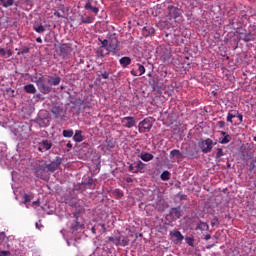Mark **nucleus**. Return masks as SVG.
Here are the masks:
<instances>
[{
    "label": "nucleus",
    "instance_id": "f257e3e1",
    "mask_svg": "<svg viewBox=\"0 0 256 256\" xmlns=\"http://www.w3.org/2000/svg\"><path fill=\"white\" fill-rule=\"evenodd\" d=\"M98 41H100L101 46L98 48L97 53L101 58L105 57V55H109V53H113V55H115V53H119V51H121L119 38L115 33L108 34L104 40L99 38Z\"/></svg>",
    "mask_w": 256,
    "mask_h": 256
},
{
    "label": "nucleus",
    "instance_id": "f03ea898",
    "mask_svg": "<svg viewBox=\"0 0 256 256\" xmlns=\"http://www.w3.org/2000/svg\"><path fill=\"white\" fill-rule=\"evenodd\" d=\"M40 93H42L43 95H49V93L52 91L53 88H51V86H48V79L45 76H41L39 77L36 81H35Z\"/></svg>",
    "mask_w": 256,
    "mask_h": 256
},
{
    "label": "nucleus",
    "instance_id": "7ed1b4c3",
    "mask_svg": "<svg viewBox=\"0 0 256 256\" xmlns=\"http://www.w3.org/2000/svg\"><path fill=\"white\" fill-rule=\"evenodd\" d=\"M213 140L211 138H207L206 140H201L198 143V147L201 149L202 153H211L213 149Z\"/></svg>",
    "mask_w": 256,
    "mask_h": 256
},
{
    "label": "nucleus",
    "instance_id": "20e7f679",
    "mask_svg": "<svg viewBox=\"0 0 256 256\" xmlns=\"http://www.w3.org/2000/svg\"><path fill=\"white\" fill-rule=\"evenodd\" d=\"M61 163H63V158L57 156L55 160H53L50 164L46 165V171L48 173H55L59 167H61Z\"/></svg>",
    "mask_w": 256,
    "mask_h": 256
},
{
    "label": "nucleus",
    "instance_id": "39448f33",
    "mask_svg": "<svg viewBox=\"0 0 256 256\" xmlns=\"http://www.w3.org/2000/svg\"><path fill=\"white\" fill-rule=\"evenodd\" d=\"M153 127V121L151 118H145L138 124V131L139 133H146V131H151Z\"/></svg>",
    "mask_w": 256,
    "mask_h": 256
},
{
    "label": "nucleus",
    "instance_id": "423d86ee",
    "mask_svg": "<svg viewBox=\"0 0 256 256\" xmlns=\"http://www.w3.org/2000/svg\"><path fill=\"white\" fill-rule=\"evenodd\" d=\"M149 84L152 87L153 91H156V93H161V91H163V81H161V79H159V77L154 76L149 81Z\"/></svg>",
    "mask_w": 256,
    "mask_h": 256
},
{
    "label": "nucleus",
    "instance_id": "0eeeda50",
    "mask_svg": "<svg viewBox=\"0 0 256 256\" xmlns=\"http://www.w3.org/2000/svg\"><path fill=\"white\" fill-rule=\"evenodd\" d=\"M121 123L126 129H133V127L137 126V120H135V117L132 116L122 118Z\"/></svg>",
    "mask_w": 256,
    "mask_h": 256
},
{
    "label": "nucleus",
    "instance_id": "6e6552de",
    "mask_svg": "<svg viewBox=\"0 0 256 256\" xmlns=\"http://www.w3.org/2000/svg\"><path fill=\"white\" fill-rule=\"evenodd\" d=\"M170 237L175 245H179V243H182L183 239H185V236H183L179 230L170 231Z\"/></svg>",
    "mask_w": 256,
    "mask_h": 256
},
{
    "label": "nucleus",
    "instance_id": "1a4fd4ad",
    "mask_svg": "<svg viewBox=\"0 0 256 256\" xmlns=\"http://www.w3.org/2000/svg\"><path fill=\"white\" fill-rule=\"evenodd\" d=\"M115 245L116 247H127V245H129V238L119 234L116 236Z\"/></svg>",
    "mask_w": 256,
    "mask_h": 256
},
{
    "label": "nucleus",
    "instance_id": "9d476101",
    "mask_svg": "<svg viewBox=\"0 0 256 256\" xmlns=\"http://www.w3.org/2000/svg\"><path fill=\"white\" fill-rule=\"evenodd\" d=\"M183 214L181 213V207H174L171 208L168 214V217H171L174 221H177V219H181Z\"/></svg>",
    "mask_w": 256,
    "mask_h": 256
},
{
    "label": "nucleus",
    "instance_id": "9b49d317",
    "mask_svg": "<svg viewBox=\"0 0 256 256\" xmlns=\"http://www.w3.org/2000/svg\"><path fill=\"white\" fill-rule=\"evenodd\" d=\"M73 216H74L75 220H74V223L70 227L71 231L75 232V231H79V229H83V225H81V223H79V213L74 212Z\"/></svg>",
    "mask_w": 256,
    "mask_h": 256
},
{
    "label": "nucleus",
    "instance_id": "f8f14e48",
    "mask_svg": "<svg viewBox=\"0 0 256 256\" xmlns=\"http://www.w3.org/2000/svg\"><path fill=\"white\" fill-rule=\"evenodd\" d=\"M53 147V143H51L49 140H42L39 143L38 151L43 153L44 151H49Z\"/></svg>",
    "mask_w": 256,
    "mask_h": 256
},
{
    "label": "nucleus",
    "instance_id": "ddd939ff",
    "mask_svg": "<svg viewBox=\"0 0 256 256\" xmlns=\"http://www.w3.org/2000/svg\"><path fill=\"white\" fill-rule=\"evenodd\" d=\"M169 15L173 17V19H177V17H181V9L170 5L168 6Z\"/></svg>",
    "mask_w": 256,
    "mask_h": 256
},
{
    "label": "nucleus",
    "instance_id": "4468645a",
    "mask_svg": "<svg viewBox=\"0 0 256 256\" xmlns=\"http://www.w3.org/2000/svg\"><path fill=\"white\" fill-rule=\"evenodd\" d=\"M36 176H38L40 179H43V174L47 171V166L38 165L34 167L33 169Z\"/></svg>",
    "mask_w": 256,
    "mask_h": 256
},
{
    "label": "nucleus",
    "instance_id": "2eb2a0df",
    "mask_svg": "<svg viewBox=\"0 0 256 256\" xmlns=\"http://www.w3.org/2000/svg\"><path fill=\"white\" fill-rule=\"evenodd\" d=\"M143 37H152V35H155V28L151 26H146L142 29Z\"/></svg>",
    "mask_w": 256,
    "mask_h": 256
},
{
    "label": "nucleus",
    "instance_id": "dca6fc26",
    "mask_svg": "<svg viewBox=\"0 0 256 256\" xmlns=\"http://www.w3.org/2000/svg\"><path fill=\"white\" fill-rule=\"evenodd\" d=\"M47 79H48V84L53 85L54 87H56L57 85H59V83H61V77L59 76H56V77L48 76Z\"/></svg>",
    "mask_w": 256,
    "mask_h": 256
},
{
    "label": "nucleus",
    "instance_id": "f3484780",
    "mask_svg": "<svg viewBox=\"0 0 256 256\" xmlns=\"http://www.w3.org/2000/svg\"><path fill=\"white\" fill-rule=\"evenodd\" d=\"M51 113L56 118L61 117V115H63V108H61V106H53L51 108Z\"/></svg>",
    "mask_w": 256,
    "mask_h": 256
},
{
    "label": "nucleus",
    "instance_id": "a211bd4d",
    "mask_svg": "<svg viewBox=\"0 0 256 256\" xmlns=\"http://www.w3.org/2000/svg\"><path fill=\"white\" fill-rule=\"evenodd\" d=\"M135 173H143L145 169V163H143L141 160L134 163Z\"/></svg>",
    "mask_w": 256,
    "mask_h": 256
},
{
    "label": "nucleus",
    "instance_id": "6ab92c4d",
    "mask_svg": "<svg viewBox=\"0 0 256 256\" xmlns=\"http://www.w3.org/2000/svg\"><path fill=\"white\" fill-rule=\"evenodd\" d=\"M220 133L223 137L222 139H220V143L222 145H227V143H229L231 141V135L227 134V132H225V131H221Z\"/></svg>",
    "mask_w": 256,
    "mask_h": 256
},
{
    "label": "nucleus",
    "instance_id": "aec40b11",
    "mask_svg": "<svg viewBox=\"0 0 256 256\" xmlns=\"http://www.w3.org/2000/svg\"><path fill=\"white\" fill-rule=\"evenodd\" d=\"M60 53L61 55H63L65 57V55H69V53H71V46L67 45V44H62L60 46Z\"/></svg>",
    "mask_w": 256,
    "mask_h": 256
},
{
    "label": "nucleus",
    "instance_id": "412c9836",
    "mask_svg": "<svg viewBox=\"0 0 256 256\" xmlns=\"http://www.w3.org/2000/svg\"><path fill=\"white\" fill-rule=\"evenodd\" d=\"M138 157L140 159H142V161H146V162L147 161H153V158H154L153 154L147 153V152L141 153L140 155H138Z\"/></svg>",
    "mask_w": 256,
    "mask_h": 256
},
{
    "label": "nucleus",
    "instance_id": "4be33fe9",
    "mask_svg": "<svg viewBox=\"0 0 256 256\" xmlns=\"http://www.w3.org/2000/svg\"><path fill=\"white\" fill-rule=\"evenodd\" d=\"M84 9H86V11H92V13H94L95 15L99 13V7H93L91 5V2H87L84 6Z\"/></svg>",
    "mask_w": 256,
    "mask_h": 256
},
{
    "label": "nucleus",
    "instance_id": "5701e85b",
    "mask_svg": "<svg viewBox=\"0 0 256 256\" xmlns=\"http://www.w3.org/2000/svg\"><path fill=\"white\" fill-rule=\"evenodd\" d=\"M24 91L26 93H30L32 95H35V93H37V89L35 88V85H33V84H28V85L24 86Z\"/></svg>",
    "mask_w": 256,
    "mask_h": 256
},
{
    "label": "nucleus",
    "instance_id": "b1692460",
    "mask_svg": "<svg viewBox=\"0 0 256 256\" xmlns=\"http://www.w3.org/2000/svg\"><path fill=\"white\" fill-rule=\"evenodd\" d=\"M82 131L81 130H76L73 139L76 143H81V141H83V135H82Z\"/></svg>",
    "mask_w": 256,
    "mask_h": 256
},
{
    "label": "nucleus",
    "instance_id": "393cba45",
    "mask_svg": "<svg viewBox=\"0 0 256 256\" xmlns=\"http://www.w3.org/2000/svg\"><path fill=\"white\" fill-rule=\"evenodd\" d=\"M173 157H177V159H183V153L177 149H174L170 152V159H173Z\"/></svg>",
    "mask_w": 256,
    "mask_h": 256
},
{
    "label": "nucleus",
    "instance_id": "a878e982",
    "mask_svg": "<svg viewBox=\"0 0 256 256\" xmlns=\"http://www.w3.org/2000/svg\"><path fill=\"white\" fill-rule=\"evenodd\" d=\"M119 63L122 65V67H127L128 65H131V59L127 56H124L119 60Z\"/></svg>",
    "mask_w": 256,
    "mask_h": 256
},
{
    "label": "nucleus",
    "instance_id": "bb28decb",
    "mask_svg": "<svg viewBox=\"0 0 256 256\" xmlns=\"http://www.w3.org/2000/svg\"><path fill=\"white\" fill-rule=\"evenodd\" d=\"M197 229L200 231H209V224L206 222L200 221L197 225Z\"/></svg>",
    "mask_w": 256,
    "mask_h": 256
},
{
    "label": "nucleus",
    "instance_id": "cd10ccee",
    "mask_svg": "<svg viewBox=\"0 0 256 256\" xmlns=\"http://www.w3.org/2000/svg\"><path fill=\"white\" fill-rule=\"evenodd\" d=\"M185 241H186L187 245H189L190 247H195V238L193 237V235L186 236Z\"/></svg>",
    "mask_w": 256,
    "mask_h": 256
},
{
    "label": "nucleus",
    "instance_id": "c85d7f7f",
    "mask_svg": "<svg viewBox=\"0 0 256 256\" xmlns=\"http://www.w3.org/2000/svg\"><path fill=\"white\" fill-rule=\"evenodd\" d=\"M82 185H84L86 189H93V178H88V180L82 182Z\"/></svg>",
    "mask_w": 256,
    "mask_h": 256
},
{
    "label": "nucleus",
    "instance_id": "c756f323",
    "mask_svg": "<svg viewBox=\"0 0 256 256\" xmlns=\"http://www.w3.org/2000/svg\"><path fill=\"white\" fill-rule=\"evenodd\" d=\"M161 179L162 181H169L170 177H171V173L169 171H164L162 174H161Z\"/></svg>",
    "mask_w": 256,
    "mask_h": 256
},
{
    "label": "nucleus",
    "instance_id": "7c9ffc66",
    "mask_svg": "<svg viewBox=\"0 0 256 256\" xmlns=\"http://www.w3.org/2000/svg\"><path fill=\"white\" fill-rule=\"evenodd\" d=\"M223 155H225V152H223V149H221V148H217V153H216V157H215V159H216V161H221L220 159H221V157H223Z\"/></svg>",
    "mask_w": 256,
    "mask_h": 256
},
{
    "label": "nucleus",
    "instance_id": "2f4dec72",
    "mask_svg": "<svg viewBox=\"0 0 256 256\" xmlns=\"http://www.w3.org/2000/svg\"><path fill=\"white\" fill-rule=\"evenodd\" d=\"M1 3H3V7L7 8V7H11L13 6V3H15V0H0Z\"/></svg>",
    "mask_w": 256,
    "mask_h": 256
},
{
    "label": "nucleus",
    "instance_id": "473e14b6",
    "mask_svg": "<svg viewBox=\"0 0 256 256\" xmlns=\"http://www.w3.org/2000/svg\"><path fill=\"white\" fill-rule=\"evenodd\" d=\"M138 69L136 70L139 77H141V75H143L145 73V66L141 65V64H137Z\"/></svg>",
    "mask_w": 256,
    "mask_h": 256
},
{
    "label": "nucleus",
    "instance_id": "72a5a7b5",
    "mask_svg": "<svg viewBox=\"0 0 256 256\" xmlns=\"http://www.w3.org/2000/svg\"><path fill=\"white\" fill-rule=\"evenodd\" d=\"M34 31H36V33H45V26L43 25L34 26Z\"/></svg>",
    "mask_w": 256,
    "mask_h": 256
},
{
    "label": "nucleus",
    "instance_id": "f704fd0d",
    "mask_svg": "<svg viewBox=\"0 0 256 256\" xmlns=\"http://www.w3.org/2000/svg\"><path fill=\"white\" fill-rule=\"evenodd\" d=\"M24 203H30V201L33 199L32 194H24L23 196Z\"/></svg>",
    "mask_w": 256,
    "mask_h": 256
},
{
    "label": "nucleus",
    "instance_id": "c9c22d12",
    "mask_svg": "<svg viewBox=\"0 0 256 256\" xmlns=\"http://www.w3.org/2000/svg\"><path fill=\"white\" fill-rule=\"evenodd\" d=\"M113 147H115V143H113V141H111V140H107L106 141V149L111 151V149H113Z\"/></svg>",
    "mask_w": 256,
    "mask_h": 256
},
{
    "label": "nucleus",
    "instance_id": "e433bc0d",
    "mask_svg": "<svg viewBox=\"0 0 256 256\" xmlns=\"http://www.w3.org/2000/svg\"><path fill=\"white\" fill-rule=\"evenodd\" d=\"M63 137H73V130H63Z\"/></svg>",
    "mask_w": 256,
    "mask_h": 256
},
{
    "label": "nucleus",
    "instance_id": "4c0bfd02",
    "mask_svg": "<svg viewBox=\"0 0 256 256\" xmlns=\"http://www.w3.org/2000/svg\"><path fill=\"white\" fill-rule=\"evenodd\" d=\"M230 25H232L233 29H239V27H241V22L239 21H230Z\"/></svg>",
    "mask_w": 256,
    "mask_h": 256
},
{
    "label": "nucleus",
    "instance_id": "58836bf2",
    "mask_svg": "<svg viewBox=\"0 0 256 256\" xmlns=\"http://www.w3.org/2000/svg\"><path fill=\"white\" fill-rule=\"evenodd\" d=\"M177 197H179L180 201H187V195L183 194V192H179Z\"/></svg>",
    "mask_w": 256,
    "mask_h": 256
},
{
    "label": "nucleus",
    "instance_id": "ea45409f",
    "mask_svg": "<svg viewBox=\"0 0 256 256\" xmlns=\"http://www.w3.org/2000/svg\"><path fill=\"white\" fill-rule=\"evenodd\" d=\"M5 151H7V144L5 143H0V155L2 153H5Z\"/></svg>",
    "mask_w": 256,
    "mask_h": 256
},
{
    "label": "nucleus",
    "instance_id": "a19ab883",
    "mask_svg": "<svg viewBox=\"0 0 256 256\" xmlns=\"http://www.w3.org/2000/svg\"><path fill=\"white\" fill-rule=\"evenodd\" d=\"M27 53H29V47H24V48H22V51H19L17 53V55H25Z\"/></svg>",
    "mask_w": 256,
    "mask_h": 256
},
{
    "label": "nucleus",
    "instance_id": "79ce46f5",
    "mask_svg": "<svg viewBox=\"0 0 256 256\" xmlns=\"http://www.w3.org/2000/svg\"><path fill=\"white\" fill-rule=\"evenodd\" d=\"M235 117H236L235 114L228 113V116H227L228 123H233V119H235Z\"/></svg>",
    "mask_w": 256,
    "mask_h": 256
},
{
    "label": "nucleus",
    "instance_id": "37998d69",
    "mask_svg": "<svg viewBox=\"0 0 256 256\" xmlns=\"http://www.w3.org/2000/svg\"><path fill=\"white\" fill-rule=\"evenodd\" d=\"M93 21V17L82 18V23L89 24Z\"/></svg>",
    "mask_w": 256,
    "mask_h": 256
},
{
    "label": "nucleus",
    "instance_id": "c03bdc74",
    "mask_svg": "<svg viewBox=\"0 0 256 256\" xmlns=\"http://www.w3.org/2000/svg\"><path fill=\"white\" fill-rule=\"evenodd\" d=\"M251 32L247 33L244 38L243 41H245V43H249V41H251Z\"/></svg>",
    "mask_w": 256,
    "mask_h": 256
},
{
    "label": "nucleus",
    "instance_id": "a18cd8bd",
    "mask_svg": "<svg viewBox=\"0 0 256 256\" xmlns=\"http://www.w3.org/2000/svg\"><path fill=\"white\" fill-rule=\"evenodd\" d=\"M217 225H219V218L214 217V218L212 219V221H211V226H212V227H215V226H217Z\"/></svg>",
    "mask_w": 256,
    "mask_h": 256
},
{
    "label": "nucleus",
    "instance_id": "49530a36",
    "mask_svg": "<svg viewBox=\"0 0 256 256\" xmlns=\"http://www.w3.org/2000/svg\"><path fill=\"white\" fill-rule=\"evenodd\" d=\"M11 255L10 251L0 250V256H9Z\"/></svg>",
    "mask_w": 256,
    "mask_h": 256
},
{
    "label": "nucleus",
    "instance_id": "de8ad7c7",
    "mask_svg": "<svg viewBox=\"0 0 256 256\" xmlns=\"http://www.w3.org/2000/svg\"><path fill=\"white\" fill-rule=\"evenodd\" d=\"M0 239H2V241H9V238L5 236L4 232L0 233Z\"/></svg>",
    "mask_w": 256,
    "mask_h": 256
},
{
    "label": "nucleus",
    "instance_id": "09e8293b",
    "mask_svg": "<svg viewBox=\"0 0 256 256\" xmlns=\"http://www.w3.org/2000/svg\"><path fill=\"white\" fill-rule=\"evenodd\" d=\"M217 126H218L220 129H223V127H225V121H219V122H217Z\"/></svg>",
    "mask_w": 256,
    "mask_h": 256
},
{
    "label": "nucleus",
    "instance_id": "8fccbe9b",
    "mask_svg": "<svg viewBox=\"0 0 256 256\" xmlns=\"http://www.w3.org/2000/svg\"><path fill=\"white\" fill-rule=\"evenodd\" d=\"M128 170L131 171L132 173H135V163L130 164L129 167H128Z\"/></svg>",
    "mask_w": 256,
    "mask_h": 256
},
{
    "label": "nucleus",
    "instance_id": "3c124183",
    "mask_svg": "<svg viewBox=\"0 0 256 256\" xmlns=\"http://www.w3.org/2000/svg\"><path fill=\"white\" fill-rule=\"evenodd\" d=\"M130 73L133 75V77H139V72H137L135 69H132Z\"/></svg>",
    "mask_w": 256,
    "mask_h": 256
},
{
    "label": "nucleus",
    "instance_id": "603ef678",
    "mask_svg": "<svg viewBox=\"0 0 256 256\" xmlns=\"http://www.w3.org/2000/svg\"><path fill=\"white\" fill-rule=\"evenodd\" d=\"M108 241H109L110 243H114V245H115V242L117 241V240H116V236H115V237H113V236L108 237Z\"/></svg>",
    "mask_w": 256,
    "mask_h": 256
},
{
    "label": "nucleus",
    "instance_id": "864d4df0",
    "mask_svg": "<svg viewBox=\"0 0 256 256\" xmlns=\"http://www.w3.org/2000/svg\"><path fill=\"white\" fill-rule=\"evenodd\" d=\"M101 78L102 79H109V73H107V72L102 73Z\"/></svg>",
    "mask_w": 256,
    "mask_h": 256
},
{
    "label": "nucleus",
    "instance_id": "5fc2aeb1",
    "mask_svg": "<svg viewBox=\"0 0 256 256\" xmlns=\"http://www.w3.org/2000/svg\"><path fill=\"white\" fill-rule=\"evenodd\" d=\"M0 55L5 57L7 55V51H5L3 48H0Z\"/></svg>",
    "mask_w": 256,
    "mask_h": 256
},
{
    "label": "nucleus",
    "instance_id": "6e6d98bb",
    "mask_svg": "<svg viewBox=\"0 0 256 256\" xmlns=\"http://www.w3.org/2000/svg\"><path fill=\"white\" fill-rule=\"evenodd\" d=\"M54 16L55 17H62V18H65V16H63L60 12H58V11H56V12H54Z\"/></svg>",
    "mask_w": 256,
    "mask_h": 256
},
{
    "label": "nucleus",
    "instance_id": "4d7b16f0",
    "mask_svg": "<svg viewBox=\"0 0 256 256\" xmlns=\"http://www.w3.org/2000/svg\"><path fill=\"white\" fill-rule=\"evenodd\" d=\"M237 117H238L240 123H243V115L238 114Z\"/></svg>",
    "mask_w": 256,
    "mask_h": 256
},
{
    "label": "nucleus",
    "instance_id": "13d9d810",
    "mask_svg": "<svg viewBox=\"0 0 256 256\" xmlns=\"http://www.w3.org/2000/svg\"><path fill=\"white\" fill-rule=\"evenodd\" d=\"M213 247H215V243H213V244H208V245L206 246V249H211V248H213Z\"/></svg>",
    "mask_w": 256,
    "mask_h": 256
},
{
    "label": "nucleus",
    "instance_id": "bf43d9fd",
    "mask_svg": "<svg viewBox=\"0 0 256 256\" xmlns=\"http://www.w3.org/2000/svg\"><path fill=\"white\" fill-rule=\"evenodd\" d=\"M205 241H209V239H211V234H207L205 237H204Z\"/></svg>",
    "mask_w": 256,
    "mask_h": 256
},
{
    "label": "nucleus",
    "instance_id": "052dcab7",
    "mask_svg": "<svg viewBox=\"0 0 256 256\" xmlns=\"http://www.w3.org/2000/svg\"><path fill=\"white\" fill-rule=\"evenodd\" d=\"M6 55H8V57H11V55H13V52L11 50H7Z\"/></svg>",
    "mask_w": 256,
    "mask_h": 256
},
{
    "label": "nucleus",
    "instance_id": "680f3d73",
    "mask_svg": "<svg viewBox=\"0 0 256 256\" xmlns=\"http://www.w3.org/2000/svg\"><path fill=\"white\" fill-rule=\"evenodd\" d=\"M37 43H43V39L41 37L36 38Z\"/></svg>",
    "mask_w": 256,
    "mask_h": 256
},
{
    "label": "nucleus",
    "instance_id": "e2e57ef3",
    "mask_svg": "<svg viewBox=\"0 0 256 256\" xmlns=\"http://www.w3.org/2000/svg\"><path fill=\"white\" fill-rule=\"evenodd\" d=\"M91 232L95 235V233H97V230L95 229V227L91 228Z\"/></svg>",
    "mask_w": 256,
    "mask_h": 256
},
{
    "label": "nucleus",
    "instance_id": "0e129e2a",
    "mask_svg": "<svg viewBox=\"0 0 256 256\" xmlns=\"http://www.w3.org/2000/svg\"><path fill=\"white\" fill-rule=\"evenodd\" d=\"M36 229H41V227H43L42 225L38 224V222H36Z\"/></svg>",
    "mask_w": 256,
    "mask_h": 256
},
{
    "label": "nucleus",
    "instance_id": "69168bd1",
    "mask_svg": "<svg viewBox=\"0 0 256 256\" xmlns=\"http://www.w3.org/2000/svg\"><path fill=\"white\" fill-rule=\"evenodd\" d=\"M67 147H68V149H71L73 147V144L72 143H68Z\"/></svg>",
    "mask_w": 256,
    "mask_h": 256
},
{
    "label": "nucleus",
    "instance_id": "338daca9",
    "mask_svg": "<svg viewBox=\"0 0 256 256\" xmlns=\"http://www.w3.org/2000/svg\"><path fill=\"white\" fill-rule=\"evenodd\" d=\"M102 229H103L104 233L107 231V228H105V224H102Z\"/></svg>",
    "mask_w": 256,
    "mask_h": 256
},
{
    "label": "nucleus",
    "instance_id": "774afa93",
    "mask_svg": "<svg viewBox=\"0 0 256 256\" xmlns=\"http://www.w3.org/2000/svg\"><path fill=\"white\" fill-rule=\"evenodd\" d=\"M127 183H131V181H133V179H131V178H127Z\"/></svg>",
    "mask_w": 256,
    "mask_h": 256
}]
</instances>
